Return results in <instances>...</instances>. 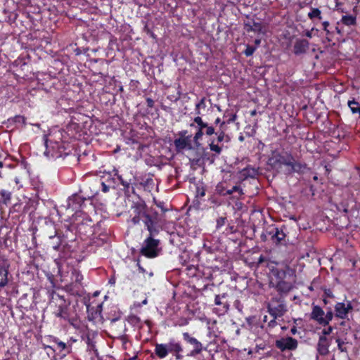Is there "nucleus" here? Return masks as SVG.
Returning a JSON list of instances; mask_svg holds the SVG:
<instances>
[{"instance_id":"f257e3e1","label":"nucleus","mask_w":360,"mask_h":360,"mask_svg":"<svg viewBox=\"0 0 360 360\" xmlns=\"http://www.w3.org/2000/svg\"><path fill=\"white\" fill-rule=\"evenodd\" d=\"M133 217L131 221L134 225L142 221L149 233H155L158 223V213L151 207H148L145 201L140 199L134 202L131 205Z\"/></svg>"},{"instance_id":"864d4df0","label":"nucleus","mask_w":360,"mask_h":360,"mask_svg":"<svg viewBox=\"0 0 360 360\" xmlns=\"http://www.w3.org/2000/svg\"><path fill=\"white\" fill-rule=\"evenodd\" d=\"M156 205L160 207L161 209V210L162 211V212H166L169 210L168 208L165 207V202H155Z\"/></svg>"},{"instance_id":"13d9d810","label":"nucleus","mask_w":360,"mask_h":360,"mask_svg":"<svg viewBox=\"0 0 360 360\" xmlns=\"http://www.w3.org/2000/svg\"><path fill=\"white\" fill-rule=\"evenodd\" d=\"M227 188H228L226 189V191H227V192H226V196H229V198L230 199V197H231V195H233L234 194H233V193H232V191H231V189H230V186H229V184H228Z\"/></svg>"},{"instance_id":"6ab92c4d","label":"nucleus","mask_w":360,"mask_h":360,"mask_svg":"<svg viewBox=\"0 0 360 360\" xmlns=\"http://www.w3.org/2000/svg\"><path fill=\"white\" fill-rule=\"evenodd\" d=\"M65 241L63 236L56 234L49 237V240L47 243L48 248H52L53 250L60 252L64 249V245Z\"/></svg>"},{"instance_id":"de8ad7c7","label":"nucleus","mask_w":360,"mask_h":360,"mask_svg":"<svg viewBox=\"0 0 360 360\" xmlns=\"http://www.w3.org/2000/svg\"><path fill=\"white\" fill-rule=\"evenodd\" d=\"M100 184L101 186V191L105 193H108L110 191V188H112L108 184L103 181L101 179H100Z\"/></svg>"},{"instance_id":"0eeeda50","label":"nucleus","mask_w":360,"mask_h":360,"mask_svg":"<svg viewBox=\"0 0 360 360\" xmlns=\"http://www.w3.org/2000/svg\"><path fill=\"white\" fill-rule=\"evenodd\" d=\"M83 275L77 269H72L70 274V283L64 286V289L71 295H79L83 287Z\"/></svg>"},{"instance_id":"a18cd8bd","label":"nucleus","mask_w":360,"mask_h":360,"mask_svg":"<svg viewBox=\"0 0 360 360\" xmlns=\"http://www.w3.org/2000/svg\"><path fill=\"white\" fill-rule=\"evenodd\" d=\"M53 342H55L58 345V348L60 350H65L67 348V345L65 342L60 341L58 338L54 337L53 338Z\"/></svg>"},{"instance_id":"aec40b11","label":"nucleus","mask_w":360,"mask_h":360,"mask_svg":"<svg viewBox=\"0 0 360 360\" xmlns=\"http://www.w3.org/2000/svg\"><path fill=\"white\" fill-rule=\"evenodd\" d=\"M84 304L86 307V311L88 313L89 320L96 319L98 317L101 316L103 302L97 303L96 307L91 306V304L87 302H84Z\"/></svg>"},{"instance_id":"4468645a","label":"nucleus","mask_w":360,"mask_h":360,"mask_svg":"<svg viewBox=\"0 0 360 360\" xmlns=\"http://www.w3.org/2000/svg\"><path fill=\"white\" fill-rule=\"evenodd\" d=\"M47 295L51 307L56 308L58 306L70 303L69 300L65 299L63 295H60L53 288L47 290Z\"/></svg>"},{"instance_id":"5fc2aeb1","label":"nucleus","mask_w":360,"mask_h":360,"mask_svg":"<svg viewBox=\"0 0 360 360\" xmlns=\"http://www.w3.org/2000/svg\"><path fill=\"white\" fill-rule=\"evenodd\" d=\"M236 119H237V115H236V114H231V115H230V117L229 118V120H228L227 121H226V122H226V124H231V123H232V122H235V121L236 120Z\"/></svg>"},{"instance_id":"a19ab883","label":"nucleus","mask_w":360,"mask_h":360,"mask_svg":"<svg viewBox=\"0 0 360 360\" xmlns=\"http://www.w3.org/2000/svg\"><path fill=\"white\" fill-rule=\"evenodd\" d=\"M206 107H207V105H206V98L205 97H202L200 100V101L198 103L195 104V114L198 115V116H200V115H201L200 110L201 109H205Z\"/></svg>"},{"instance_id":"a878e982","label":"nucleus","mask_w":360,"mask_h":360,"mask_svg":"<svg viewBox=\"0 0 360 360\" xmlns=\"http://www.w3.org/2000/svg\"><path fill=\"white\" fill-rule=\"evenodd\" d=\"M13 192L6 188H0V207L8 206L11 202Z\"/></svg>"},{"instance_id":"e433bc0d","label":"nucleus","mask_w":360,"mask_h":360,"mask_svg":"<svg viewBox=\"0 0 360 360\" xmlns=\"http://www.w3.org/2000/svg\"><path fill=\"white\" fill-rule=\"evenodd\" d=\"M335 317V311L333 312L330 307L328 309V311L324 315V317L322 321V326H327L329 325V323L333 320V319Z\"/></svg>"},{"instance_id":"72a5a7b5","label":"nucleus","mask_w":360,"mask_h":360,"mask_svg":"<svg viewBox=\"0 0 360 360\" xmlns=\"http://www.w3.org/2000/svg\"><path fill=\"white\" fill-rule=\"evenodd\" d=\"M112 172H114V176H116L117 179L120 181V184L124 186V189L125 191H129L131 186V179L129 181L124 179L122 175L119 174L117 169H114Z\"/></svg>"},{"instance_id":"5701e85b","label":"nucleus","mask_w":360,"mask_h":360,"mask_svg":"<svg viewBox=\"0 0 360 360\" xmlns=\"http://www.w3.org/2000/svg\"><path fill=\"white\" fill-rule=\"evenodd\" d=\"M330 342L327 337L320 335L316 346L318 353L321 356H326L329 353Z\"/></svg>"},{"instance_id":"338daca9","label":"nucleus","mask_w":360,"mask_h":360,"mask_svg":"<svg viewBox=\"0 0 360 360\" xmlns=\"http://www.w3.org/2000/svg\"><path fill=\"white\" fill-rule=\"evenodd\" d=\"M254 42H255V46L257 47L261 43V39H256Z\"/></svg>"},{"instance_id":"a211bd4d","label":"nucleus","mask_w":360,"mask_h":360,"mask_svg":"<svg viewBox=\"0 0 360 360\" xmlns=\"http://www.w3.org/2000/svg\"><path fill=\"white\" fill-rule=\"evenodd\" d=\"M228 182L229 185L230 186L231 191L234 194L230 197V200H234L243 199L245 193L243 191V188L241 186V182L236 181L233 179H228Z\"/></svg>"},{"instance_id":"20e7f679","label":"nucleus","mask_w":360,"mask_h":360,"mask_svg":"<svg viewBox=\"0 0 360 360\" xmlns=\"http://www.w3.org/2000/svg\"><path fill=\"white\" fill-rule=\"evenodd\" d=\"M159 233V229H155V233H149L148 236L143 240L140 253L147 258H155L158 256L160 240L154 238Z\"/></svg>"},{"instance_id":"37998d69","label":"nucleus","mask_w":360,"mask_h":360,"mask_svg":"<svg viewBox=\"0 0 360 360\" xmlns=\"http://www.w3.org/2000/svg\"><path fill=\"white\" fill-rule=\"evenodd\" d=\"M214 304L216 305H221L223 304V308H224V312H226L228 310H229V306L228 304L226 303H222V302L221 301V297H220V295H217L215 296V298H214Z\"/></svg>"},{"instance_id":"052dcab7","label":"nucleus","mask_w":360,"mask_h":360,"mask_svg":"<svg viewBox=\"0 0 360 360\" xmlns=\"http://www.w3.org/2000/svg\"><path fill=\"white\" fill-rule=\"evenodd\" d=\"M227 233H233L235 231L234 226H229L226 229Z\"/></svg>"},{"instance_id":"bb28decb","label":"nucleus","mask_w":360,"mask_h":360,"mask_svg":"<svg viewBox=\"0 0 360 360\" xmlns=\"http://www.w3.org/2000/svg\"><path fill=\"white\" fill-rule=\"evenodd\" d=\"M245 30L248 32H253L255 33L263 32L264 26L261 22L252 20V22H248L244 24Z\"/></svg>"},{"instance_id":"39448f33","label":"nucleus","mask_w":360,"mask_h":360,"mask_svg":"<svg viewBox=\"0 0 360 360\" xmlns=\"http://www.w3.org/2000/svg\"><path fill=\"white\" fill-rule=\"evenodd\" d=\"M267 311L274 319L281 318L288 311L285 298L283 296H274L267 304Z\"/></svg>"},{"instance_id":"423d86ee","label":"nucleus","mask_w":360,"mask_h":360,"mask_svg":"<svg viewBox=\"0 0 360 360\" xmlns=\"http://www.w3.org/2000/svg\"><path fill=\"white\" fill-rule=\"evenodd\" d=\"M292 157L290 153L273 152L271 156L268 160V163L273 169L277 170L281 169L283 166H285V174H286L289 166H290Z\"/></svg>"},{"instance_id":"4d7b16f0","label":"nucleus","mask_w":360,"mask_h":360,"mask_svg":"<svg viewBox=\"0 0 360 360\" xmlns=\"http://www.w3.org/2000/svg\"><path fill=\"white\" fill-rule=\"evenodd\" d=\"M126 143L127 144H137L138 143V141H136L135 139H131V138H129L128 139V140L126 141Z\"/></svg>"},{"instance_id":"2eb2a0df","label":"nucleus","mask_w":360,"mask_h":360,"mask_svg":"<svg viewBox=\"0 0 360 360\" xmlns=\"http://www.w3.org/2000/svg\"><path fill=\"white\" fill-rule=\"evenodd\" d=\"M266 233L270 236L272 243L276 245L281 243L286 236L281 229L278 228L274 224L268 226Z\"/></svg>"},{"instance_id":"6e6d98bb","label":"nucleus","mask_w":360,"mask_h":360,"mask_svg":"<svg viewBox=\"0 0 360 360\" xmlns=\"http://www.w3.org/2000/svg\"><path fill=\"white\" fill-rule=\"evenodd\" d=\"M155 104L154 101L151 98H146V105L148 108H153Z\"/></svg>"},{"instance_id":"bf43d9fd","label":"nucleus","mask_w":360,"mask_h":360,"mask_svg":"<svg viewBox=\"0 0 360 360\" xmlns=\"http://www.w3.org/2000/svg\"><path fill=\"white\" fill-rule=\"evenodd\" d=\"M322 25H323V29L325 30V31H327V27L329 26V22L328 21H324L322 23Z\"/></svg>"},{"instance_id":"f8f14e48","label":"nucleus","mask_w":360,"mask_h":360,"mask_svg":"<svg viewBox=\"0 0 360 360\" xmlns=\"http://www.w3.org/2000/svg\"><path fill=\"white\" fill-rule=\"evenodd\" d=\"M275 346L281 352L294 351L298 347V341L292 337L281 338L275 341Z\"/></svg>"},{"instance_id":"b1692460","label":"nucleus","mask_w":360,"mask_h":360,"mask_svg":"<svg viewBox=\"0 0 360 360\" xmlns=\"http://www.w3.org/2000/svg\"><path fill=\"white\" fill-rule=\"evenodd\" d=\"M309 43L305 39H297L293 46V52L295 55H300L307 52L309 49Z\"/></svg>"},{"instance_id":"774afa93","label":"nucleus","mask_w":360,"mask_h":360,"mask_svg":"<svg viewBox=\"0 0 360 360\" xmlns=\"http://www.w3.org/2000/svg\"><path fill=\"white\" fill-rule=\"evenodd\" d=\"M323 302L325 305L328 304V298L326 297H323Z\"/></svg>"},{"instance_id":"7ed1b4c3","label":"nucleus","mask_w":360,"mask_h":360,"mask_svg":"<svg viewBox=\"0 0 360 360\" xmlns=\"http://www.w3.org/2000/svg\"><path fill=\"white\" fill-rule=\"evenodd\" d=\"M154 346V352L151 354L153 358L157 357L159 359H164L169 354L174 360H183L184 358V346L179 340L175 338H169L167 342L155 343Z\"/></svg>"},{"instance_id":"4be33fe9","label":"nucleus","mask_w":360,"mask_h":360,"mask_svg":"<svg viewBox=\"0 0 360 360\" xmlns=\"http://www.w3.org/2000/svg\"><path fill=\"white\" fill-rule=\"evenodd\" d=\"M193 122L198 125V129L195 132L193 141L195 144H198L199 140H200L202 136L205 134L203 129L205 127H207V122H205L200 116L195 117L193 120Z\"/></svg>"},{"instance_id":"c756f323","label":"nucleus","mask_w":360,"mask_h":360,"mask_svg":"<svg viewBox=\"0 0 360 360\" xmlns=\"http://www.w3.org/2000/svg\"><path fill=\"white\" fill-rule=\"evenodd\" d=\"M215 139H210L208 146L210 151L214 154V155L219 158V155L221 154L223 150L222 146L219 145V143H216Z\"/></svg>"},{"instance_id":"393cba45","label":"nucleus","mask_w":360,"mask_h":360,"mask_svg":"<svg viewBox=\"0 0 360 360\" xmlns=\"http://www.w3.org/2000/svg\"><path fill=\"white\" fill-rule=\"evenodd\" d=\"M325 315V311L319 305H312V311L310 314V319L315 321L319 325H322L323 319Z\"/></svg>"},{"instance_id":"09e8293b","label":"nucleus","mask_w":360,"mask_h":360,"mask_svg":"<svg viewBox=\"0 0 360 360\" xmlns=\"http://www.w3.org/2000/svg\"><path fill=\"white\" fill-rule=\"evenodd\" d=\"M336 342L338 344V349L341 352H347V349L346 347H344V345H345V342L342 341L341 339L340 338H337L336 339Z\"/></svg>"},{"instance_id":"58836bf2","label":"nucleus","mask_w":360,"mask_h":360,"mask_svg":"<svg viewBox=\"0 0 360 360\" xmlns=\"http://www.w3.org/2000/svg\"><path fill=\"white\" fill-rule=\"evenodd\" d=\"M343 25L347 26L355 25L356 23V18L352 15H343L341 19Z\"/></svg>"},{"instance_id":"cd10ccee","label":"nucleus","mask_w":360,"mask_h":360,"mask_svg":"<svg viewBox=\"0 0 360 360\" xmlns=\"http://www.w3.org/2000/svg\"><path fill=\"white\" fill-rule=\"evenodd\" d=\"M240 174L244 179L248 178L253 179L257 176L258 172L255 168L248 165L240 171Z\"/></svg>"},{"instance_id":"8fccbe9b","label":"nucleus","mask_w":360,"mask_h":360,"mask_svg":"<svg viewBox=\"0 0 360 360\" xmlns=\"http://www.w3.org/2000/svg\"><path fill=\"white\" fill-rule=\"evenodd\" d=\"M327 326H328L327 328H324L322 330L321 335H324L325 337H326V335H329L330 334H331L334 329V328L331 326L328 325Z\"/></svg>"},{"instance_id":"ea45409f","label":"nucleus","mask_w":360,"mask_h":360,"mask_svg":"<svg viewBox=\"0 0 360 360\" xmlns=\"http://www.w3.org/2000/svg\"><path fill=\"white\" fill-rule=\"evenodd\" d=\"M308 17L310 20H314L317 18L319 20H321V11L318 8H311V11L308 13Z\"/></svg>"},{"instance_id":"4c0bfd02","label":"nucleus","mask_w":360,"mask_h":360,"mask_svg":"<svg viewBox=\"0 0 360 360\" xmlns=\"http://www.w3.org/2000/svg\"><path fill=\"white\" fill-rule=\"evenodd\" d=\"M25 120L26 119L24 116L18 115H15L13 117L8 119V122L10 124H20L21 126H23V125H25Z\"/></svg>"},{"instance_id":"c03bdc74","label":"nucleus","mask_w":360,"mask_h":360,"mask_svg":"<svg viewBox=\"0 0 360 360\" xmlns=\"http://www.w3.org/2000/svg\"><path fill=\"white\" fill-rule=\"evenodd\" d=\"M257 47L250 46L249 44L246 45V49L243 51V53L245 56L249 57L253 55L255 51H256Z\"/></svg>"},{"instance_id":"49530a36","label":"nucleus","mask_w":360,"mask_h":360,"mask_svg":"<svg viewBox=\"0 0 360 360\" xmlns=\"http://www.w3.org/2000/svg\"><path fill=\"white\" fill-rule=\"evenodd\" d=\"M204 129H205V131H204L205 134L207 136H210L213 134H215V133H216L214 127L212 125H209L207 123V127H205Z\"/></svg>"},{"instance_id":"7c9ffc66","label":"nucleus","mask_w":360,"mask_h":360,"mask_svg":"<svg viewBox=\"0 0 360 360\" xmlns=\"http://www.w3.org/2000/svg\"><path fill=\"white\" fill-rule=\"evenodd\" d=\"M208 202L212 207H217L224 204V198L221 197V195H217L214 191L209 197Z\"/></svg>"},{"instance_id":"6e6552de","label":"nucleus","mask_w":360,"mask_h":360,"mask_svg":"<svg viewBox=\"0 0 360 360\" xmlns=\"http://www.w3.org/2000/svg\"><path fill=\"white\" fill-rule=\"evenodd\" d=\"M29 209L27 204L18 202L14 204L9 210L8 219L13 224L23 221L25 214Z\"/></svg>"},{"instance_id":"680f3d73","label":"nucleus","mask_w":360,"mask_h":360,"mask_svg":"<svg viewBox=\"0 0 360 360\" xmlns=\"http://www.w3.org/2000/svg\"><path fill=\"white\" fill-rule=\"evenodd\" d=\"M137 266L140 272L145 273L146 270L143 266H141L139 262H137Z\"/></svg>"},{"instance_id":"f704fd0d","label":"nucleus","mask_w":360,"mask_h":360,"mask_svg":"<svg viewBox=\"0 0 360 360\" xmlns=\"http://www.w3.org/2000/svg\"><path fill=\"white\" fill-rule=\"evenodd\" d=\"M348 107L353 114H359L360 117V103L354 98L349 100L347 102Z\"/></svg>"},{"instance_id":"603ef678","label":"nucleus","mask_w":360,"mask_h":360,"mask_svg":"<svg viewBox=\"0 0 360 360\" xmlns=\"http://www.w3.org/2000/svg\"><path fill=\"white\" fill-rule=\"evenodd\" d=\"M276 319H274V317H272V319L267 323V326L269 328H275L278 324Z\"/></svg>"},{"instance_id":"9b49d317","label":"nucleus","mask_w":360,"mask_h":360,"mask_svg":"<svg viewBox=\"0 0 360 360\" xmlns=\"http://www.w3.org/2000/svg\"><path fill=\"white\" fill-rule=\"evenodd\" d=\"M11 266L10 261L4 256H0V290L8 285Z\"/></svg>"},{"instance_id":"1a4fd4ad","label":"nucleus","mask_w":360,"mask_h":360,"mask_svg":"<svg viewBox=\"0 0 360 360\" xmlns=\"http://www.w3.org/2000/svg\"><path fill=\"white\" fill-rule=\"evenodd\" d=\"M177 136L179 137L174 141L176 152L193 149L192 134H189L187 130H181L178 132Z\"/></svg>"},{"instance_id":"79ce46f5","label":"nucleus","mask_w":360,"mask_h":360,"mask_svg":"<svg viewBox=\"0 0 360 360\" xmlns=\"http://www.w3.org/2000/svg\"><path fill=\"white\" fill-rule=\"evenodd\" d=\"M227 222V218L226 217H219L216 221V229L219 230L224 226Z\"/></svg>"},{"instance_id":"3c124183","label":"nucleus","mask_w":360,"mask_h":360,"mask_svg":"<svg viewBox=\"0 0 360 360\" xmlns=\"http://www.w3.org/2000/svg\"><path fill=\"white\" fill-rule=\"evenodd\" d=\"M323 297H326L327 298H333L334 295L330 289L327 288L324 290Z\"/></svg>"},{"instance_id":"c85d7f7f","label":"nucleus","mask_w":360,"mask_h":360,"mask_svg":"<svg viewBox=\"0 0 360 360\" xmlns=\"http://www.w3.org/2000/svg\"><path fill=\"white\" fill-rule=\"evenodd\" d=\"M228 184V179H223L217 184L214 191L216 192L217 195H221L223 198L226 197Z\"/></svg>"},{"instance_id":"69168bd1","label":"nucleus","mask_w":360,"mask_h":360,"mask_svg":"<svg viewBox=\"0 0 360 360\" xmlns=\"http://www.w3.org/2000/svg\"><path fill=\"white\" fill-rule=\"evenodd\" d=\"M265 257L263 255H260V257L258 259V264H262L265 261Z\"/></svg>"},{"instance_id":"ddd939ff","label":"nucleus","mask_w":360,"mask_h":360,"mask_svg":"<svg viewBox=\"0 0 360 360\" xmlns=\"http://www.w3.org/2000/svg\"><path fill=\"white\" fill-rule=\"evenodd\" d=\"M353 310V305L351 301L346 302H337L334 306L335 317L342 320L348 319L349 313Z\"/></svg>"},{"instance_id":"412c9836","label":"nucleus","mask_w":360,"mask_h":360,"mask_svg":"<svg viewBox=\"0 0 360 360\" xmlns=\"http://www.w3.org/2000/svg\"><path fill=\"white\" fill-rule=\"evenodd\" d=\"M70 303H68L63 305L58 306L54 308L53 314L60 319H63L65 321H68L70 323Z\"/></svg>"},{"instance_id":"f3484780","label":"nucleus","mask_w":360,"mask_h":360,"mask_svg":"<svg viewBox=\"0 0 360 360\" xmlns=\"http://www.w3.org/2000/svg\"><path fill=\"white\" fill-rule=\"evenodd\" d=\"M310 171V168L305 162L296 161L295 158L292 157V160L290 162V166L285 174L291 175L294 173L303 174Z\"/></svg>"},{"instance_id":"9d476101","label":"nucleus","mask_w":360,"mask_h":360,"mask_svg":"<svg viewBox=\"0 0 360 360\" xmlns=\"http://www.w3.org/2000/svg\"><path fill=\"white\" fill-rule=\"evenodd\" d=\"M183 340L188 345L193 346V349L190 351L189 353L187 354L188 356H195L198 354H200L203 350L202 344L197 340L195 337L192 336L188 332H184L182 333Z\"/></svg>"},{"instance_id":"473e14b6","label":"nucleus","mask_w":360,"mask_h":360,"mask_svg":"<svg viewBox=\"0 0 360 360\" xmlns=\"http://www.w3.org/2000/svg\"><path fill=\"white\" fill-rule=\"evenodd\" d=\"M226 122H223L221 124H220L219 129L216 131L215 134L217 135V139L215 140L217 143H221L224 141L226 137L228 136L226 134Z\"/></svg>"},{"instance_id":"c9c22d12","label":"nucleus","mask_w":360,"mask_h":360,"mask_svg":"<svg viewBox=\"0 0 360 360\" xmlns=\"http://www.w3.org/2000/svg\"><path fill=\"white\" fill-rule=\"evenodd\" d=\"M113 176L114 174L112 175L111 172H103V175L101 176V179L108 184L110 186L115 188V179Z\"/></svg>"},{"instance_id":"0e129e2a","label":"nucleus","mask_w":360,"mask_h":360,"mask_svg":"<svg viewBox=\"0 0 360 360\" xmlns=\"http://www.w3.org/2000/svg\"><path fill=\"white\" fill-rule=\"evenodd\" d=\"M223 122H224V121H222V120H221V118H220V117H217V118H216V120H214V123L216 125H217V124H219V125H220V124H221V123H222Z\"/></svg>"},{"instance_id":"f03ea898","label":"nucleus","mask_w":360,"mask_h":360,"mask_svg":"<svg viewBox=\"0 0 360 360\" xmlns=\"http://www.w3.org/2000/svg\"><path fill=\"white\" fill-rule=\"evenodd\" d=\"M273 276L270 285L278 292L277 295L285 297L294 288L295 283V271L289 266L285 269L274 268L271 269Z\"/></svg>"},{"instance_id":"2f4dec72","label":"nucleus","mask_w":360,"mask_h":360,"mask_svg":"<svg viewBox=\"0 0 360 360\" xmlns=\"http://www.w3.org/2000/svg\"><path fill=\"white\" fill-rule=\"evenodd\" d=\"M201 158L204 162L212 165L217 159L211 151H207L206 148L202 150Z\"/></svg>"},{"instance_id":"dca6fc26","label":"nucleus","mask_w":360,"mask_h":360,"mask_svg":"<svg viewBox=\"0 0 360 360\" xmlns=\"http://www.w3.org/2000/svg\"><path fill=\"white\" fill-rule=\"evenodd\" d=\"M85 200L86 198L81 194L74 193L67 200V209L77 212L82 208Z\"/></svg>"},{"instance_id":"e2e57ef3","label":"nucleus","mask_w":360,"mask_h":360,"mask_svg":"<svg viewBox=\"0 0 360 360\" xmlns=\"http://www.w3.org/2000/svg\"><path fill=\"white\" fill-rule=\"evenodd\" d=\"M290 333L292 334V335H295L297 333V327L296 326H292L290 329Z\"/></svg>"}]
</instances>
